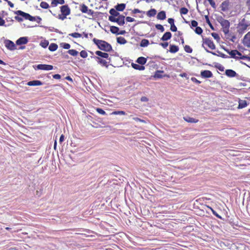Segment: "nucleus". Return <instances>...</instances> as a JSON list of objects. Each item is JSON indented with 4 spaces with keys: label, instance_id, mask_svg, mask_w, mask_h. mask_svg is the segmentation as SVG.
<instances>
[{
    "label": "nucleus",
    "instance_id": "nucleus-1",
    "mask_svg": "<svg viewBox=\"0 0 250 250\" xmlns=\"http://www.w3.org/2000/svg\"><path fill=\"white\" fill-rule=\"evenodd\" d=\"M94 43L97 45L98 48L106 52H110L112 50L111 45L107 42L96 38L93 39Z\"/></svg>",
    "mask_w": 250,
    "mask_h": 250
},
{
    "label": "nucleus",
    "instance_id": "nucleus-2",
    "mask_svg": "<svg viewBox=\"0 0 250 250\" xmlns=\"http://www.w3.org/2000/svg\"><path fill=\"white\" fill-rule=\"evenodd\" d=\"M15 14L18 16L15 17V19L19 22L23 21V18L33 21H36V17L31 16L29 14L24 12L21 10H18L15 12Z\"/></svg>",
    "mask_w": 250,
    "mask_h": 250
},
{
    "label": "nucleus",
    "instance_id": "nucleus-3",
    "mask_svg": "<svg viewBox=\"0 0 250 250\" xmlns=\"http://www.w3.org/2000/svg\"><path fill=\"white\" fill-rule=\"evenodd\" d=\"M61 14L58 15V18L62 21L66 18V17L71 13V9L67 4L63 5L60 7Z\"/></svg>",
    "mask_w": 250,
    "mask_h": 250
},
{
    "label": "nucleus",
    "instance_id": "nucleus-4",
    "mask_svg": "<svg viewBox=\"0 0 250 250\" xmlns=\"http://www.w3.org/2000/svg\"><path fill=\"white\" fill-rule=\"evenodd\" d=\"M125 17L122 15L118 16L117 18L113 16H109L108 20L111 22H117L120 26H122L125 24Z\"/></svg>",
    "mask_w": 250,
    "mask_h": 250
},
{
    "label": "nucleus",
    "instance_id": "nucleus-5",
    "mask_svg": "<svg viewBox=\"0 0 250 250\" xmlns=\"http://www.w3.org/2000/svg\"><path fill=\"white\" fill-rule=\"evenodd\" d=\"M250 26V23H249L248 22L246 23L241 20V21H240L238 24L237 27V32L239 34H242L247 30L248 27Z\"/></svg>",
    "mask_w": 250,
    "mask_h": 250
},
{
    "label": "nucleus",
    "instance_id": "nucleus-6",
    "mask_svg": "<svg viewBox=\"0 0 250 250\" xmlns=\"http://www.w3.org/2000/svg\"><path fill=\"white\" fill-rule=\"evenodd\" d=\"M220 24L222 26V30L224 33L226 35L229 33V28L230 26V23L228 20L222 19L220 21Z\"/></svg>",
    "mask_w": 250,
    "mask_h": 250
},
{
    "label": "nucleus",
    "instance_id": "nucleus-7",
    "mask_svg": "<svg viewBox=\"0 0 250 250\" xmlns=\"http://www.w3.org/2000/svg\"><path fill=\"white\" fill-rule=\"evenodd\" d=\"M205 45L208 46V47L211 50H214L215 49V44L213 41L209 38H203V43L202 46L206 49V48L204 46Z\"/></svg>",
    "mask_w": 250,
    "mask_h": 250
},
{
    "label": "nucleus",
    "instance_id": "nucleus-8",
    "mask_svg": "<svg viewBox=\"0 0 250 250\" xmlns=\"http://www.w3.org/2000/svg\"><path fill=\"white\" fill-rule=\"evenodd\" d=\"M224 50L227 52L229 55H230L231 58L236 59H242L245 60L247 59L248 57L246 56H243V57H238L235 56L236 50H232L230 51L228 49L224 48Z\"/></svg>",
    "mask_w": 250,
    "mask_h": 250
},
{
    "label": "nucleus",
    "instance_id": "nucleus-9",
    "mask_svg": "<svg viewBox=\"0 0 250 250\" xmlns=\"http://www.w3.org/2000/svg\"><path fill=\"white\" fill-rule=\"evenodd\" d=\"M231 6V2L229 0H226L222 2L220 5L221 10L223 12L228 11Z\"/></svg>",
    "mask_w": 250,
    "mask_h": 250
},
{
    "label": "nucleus",
    "instance_id": "nucleus-10",
    "mask_svg": "<svg viewBox=\"0 0 250 250\" xmlns=\"http://www.w3.org/2000/svg\"><path fill=\"white\" fill-rule=\"evenodd\" d=\"M4 43L6 47L10 50H14L16 49L15 43L10 40H6Z\"/></svg>",
    "mask_w": 250,
    "mask_h": 250
},
{
    "label": "nucleus",
    "instance_id": "nucleus-11",
    "mask_svg": "<svg viewBox=\"0 0 250 250\" xmlns=\"http://www.w3.org/2000/svg\"><path fill=\"white\" fill-rule=\"evenodd\" d=\"M243 43L248 47H250V32H248L244 36Z\"/></svg>",
    "mask_w": 250,
    "mask_h": 250
},
{
    "label": "nucleus",
    "instance_id": "nucleus-12",
    "mask_svg": "<svg viewBox=\"0 0 250 250\" xmlns=\"http://www.w3.org/2000/svg\"><path fill=\"white\" fill-rule=\"evenodd\" d=\"M37 68L40 70H51L53 68V66L52 65L45 64H40L37 66Z\"/></svg>",
    "mask_w": 250,
    "mask_h": 250
},
{
    "label": "nucleus",
    "instance_id": "nucleus-13",
    "mask_svg": "<svg viewBox=\"0 0 250 250\" xmlns=\"http://www.w3.org/2000/svg\"><path fill=\"white\" fill-rule=\"evenodd\" d=\"M201 76L204 78H209L212 77L213 74L209 70H204L201 72Z\"/></svg>",
    "mask_w": 250,
    "mask_h": 250
},
{
    "label": "nucleus",
    "instance_id": "nucleus-14",
    "mask_svg": "<svg viewBox=\"0 0 250 250\" xmlns=\"http://www.w3.org/2000/svg\"><path fill=\"white\" fill-rule=\"evenodd\" d=\"M94 58L97 60L98 62L101 64L102 66H105L106 67H108V65L107 64V62L105 60L102 59L99 57L96 56L94 57Z\"/></svg>",
    "mask_w": 250,
    "mask_h": 250
},
{
    "label": "nucleus",
    "instance_id": "nucleus-15",
    "mask_svg": "<svg viewBox=\"0 0 250 250\" xmlns=\"http://www.w3.org/2000/svg\"><path fill=\"white\" fill-rule=\"evenodd\" d=\"M27 42L28 39L27 37H21L16 41V44L17 45L25 44H26Z\"/></svg>",
    "mask_w": 250,
    "mask_h": 250
},
{
    "label": "nucleus",
    "instance_id": "nucleus-16",
    "mask_svg": "<svg viewBox=\"0 0 250 250\" xmlns=\"http://www.w3.org/2000/svg\"><path fill=\"white\" fill-rule=\"evenodd\" d=\"M225 74L230 78L234 77L237 75L236 72L232 69H227L225 71Z\"/></svg>",
    "mask_w": 250,
    "mask_h": 250
},
{
    "label": "nucleus",
    "instance_id": "nucleus-17",
    "mask_svg": "<svg viewBox=\"0 0 250 250\" xmlns=\"http://www.w3.org/2000/svg\"><path fill=\"white\" fill-rule=\"evenodd\" d=\"M183 119L186 122L190 123H197L199 122V120L189 116L184 117Z\"/></svg>",
    "mask_w": 250,
    "mask_h": 250
},
{
    "label": "nucleus",
    "instance_id": "nucleus-18",
    "mask_svg": "<svg viewBox=\"0 0 250 250\" xmlns=\"http://www.w3.org/2000/svg\"><path fill=\"white\" fill-rule=\"evenodd\" d=\"M42 84V83L41 81L39 80H34L32 81H30L28 82L27 85L29 86H37V85H41Z\"/></svg>",
    "mask_w": 250,
    "mask_h": 250
},
{
    "label": "nucleus",
    "instance_id": "nucleus-19",
    "mask_svg": "<svg viewBox=\"0 0 250 250\" xmlns=\"http://www.w3.org/2000/svg\"><path fill=\"white\" fill-rule=\"evenodd\" d=\"M65 3L64 0H52L51 5L52 7H56L58 4H63Z\"/></svg>",
    "mask_w": 250,
    "mask_h": 250
},
{
    "label": "nucleus",
    "instance_id": "nucleus-20",
    "mask_svg": "<svg viewBox=\"0 0 250 250\" xmlns=\"http://www.w3.org/2000/svg\"><path fill=\"white\" fill-rule=\"evenodd\" d=\"M95 54L98 56V57H100L103 58L107 59L109 57L108 54L105 52H103L101 51H96L95 52Z\"/></svg>",
    "mask_w": 250,
    "mask_h": 250
},
{
    "label": "nucleus",
    "instance_id": "nucleus-21",
    "mask_svg": "<svg viewBox=\"0 0 250 250\" xmlns=\"http://www.w3.org/2000/svg\"><path fill=\"white\" fill-rule=\"evenodd\" d=\"M171 36L172 35L170 32H167L163 35L161 39L163 41H167L171 38Z\"/></svg>",
    "mask_w": 250,
    "mask_h": 250
},
{
    "label": "nucleus",
    "instance_id": "nucleus-22",
    "mask_svg": "<svg viewBox=\"0 0 250 250\" xmlns=\"http://www.w3.org/2000/svg\"><path fill=\"white\" fill-rule=\"evenodd\" d=\"M146 61H147L146 58L144 57H140L137 59V60L136 61V62L141 65H143L146 62Z\"/></svg>",
    "mask_w": 250,
    "mask_h": 250
},
{
    "label": "nucleus",
    "instance_id": "nucleus-23",
    "mask_svg": "<svg viewBox=\"0 0 250 250\" xmlns=\"http://www.w3.org/2000/svg\"><path fill=\"white\" fill-rule=\"evenodd\" d=\"M206 51L207 52L210 53L212 54L213 55L218 56H220V57H222L223 58H228V56L227 55L224 54V53H223L222 52H219V51L218 52L219 54L217 55L215 52L210 51L208 50L207 49H206Z\"/></svg>",
    "mask_w": 250,
    "mask_h": 250
},
{
    "label": "nucleus",
    "instance_id": "nucleus-24",
    "mask_svg": "<svg viewBox=\"0 0 250 250\" xmlns=\"http://www.w3.org/2000/svg\"><path fill=\"white\" fill-rule=\"evenodd\" d=\"M157 18L158 20H164L166 18V12L164 11H162L159 12L157 16Z\"/></svg>",
    "mask_w": 250,
    "mask_h": 250
},
{
    "label": "nucleus",
    "instance_id": "nucleus-25",
    "mask_svg": "<svg viewBox=\"0 0 250 250\" xmlns=\"http://www.w3.org/2000/svg\"><path fill=\"white\" fill-rule=\"evenodd\" d=\"M131 66L134 69H135L136 70H144L145 69V67L144 66H143L142 65H140L139 64H136L134 63H132Z\"/></svg>",
    "mask_w": 250,
    "mask_h": 250
},
{
    "label": "nucleus",
    "instance_id": "nucleus-26",
    "mask_svg": "<svg viewBox=\"0 0 250 250\" xmlns=\"http://www.w3.org/2000/svg\"><path fill=\"white\" fill-rule=\"evenodd\" d=\"M247 105H248L247 102L246 100H240L239 101V104H238V108L241 109V108H244V107H246L247 106Z\"/></svg>",
    "mask_w": 250,
    "mask_h": 250
},
{
    "label": "nucleus",
    "instance_id": "nucleus-27",
    "mask_svg": "<svg viewBox=\"0 0 250 250\" xmlns=\"http://www.w3.org/2000/svg\"><path fill=\"white\" fill-rule=\"evenodd\" d=\"M179 50V47L178 46L175 45H170L169 47V52L172 53H175L178 52Z\"/></svg>",
    "mask_w": 250,
    "mask_h": 250
},
{
    "label": "nucleus",
    "instance_id": "nucleus-28",
    "mask_svg": "<svg viewBox=\"0 0 250 250\" xmlns=\"http://www.w3.org/2000/svg\"><path fill=\"white\" fill-rule=\"evenodd\" d=\"M125 8V4L124 3L118 4L115 8L118 11H123Z\"/></svg>",
    "mask_w": 250,
    "mask_h": 250
},
{
    "label": "nucleus",
    "instance_id": "nucleus-29",
    "mask_svg": "<svg viewBox=\"0 0 250 250\" xmlns=\"http://www.w3.org/2000/svg\"><path fill=\"white\" fill-rule=\"evenodd\" d=\"M149 44V41L147 39H143L141 41L140 45L141 47H145L148 45Z\"/></svg>",
    "mask_w": 250,
    "mask_h": 250
},
{
    "label": "nucleus",
    "instance_id": "nucleus-30",
    "mask_svg": "<svg viewBox=\"0 0 250 250\" xmlns=\"http://www.w3.org/2000/svg\"><path fill=\"white\" fill-rule=\"evenodd\" d=\"M109 13L111 14L110 16H113L114 17H118L120 15L117 10L113 8H112L109 10Z\"/></svg>",
    "mask_w": 250,
    "mask_h": 250
},
{
    "label": "nucleus",
    "instance_id": "nucleus-31",
    "mask_svg": "<svg viewBox=\"0 0 250 250\" xmlns=\"http://www.w3.org/2000/svg\"><path fill=\"white\" fill-rule=\"evenodd\" d=\"M110 32L113 34H116L119 35V28L115 26H111L110 28Z\"/></svg>",
    "mask_w": 250,
    "mask_h": 250
},
{
    "label": "nucleus",
    "instance_id": "nucleus-32",
    "mask_svg": "<svg viewBox=\"0 0 250 250\" xmlns=\"http://www.w3.org/2000/svg\"><path fill=\"white\" fill-rule=\"evenodd\" d=\"M156 10L155 9H151L147 12V16L149 17H154L156 14Z\"/></svg>",
    "mask_w": 250,
    "mask_h": 250
},
{
    "label": "nucleus",
    "instance_id": "nucleus-33",
    "mask_svg": "<svg viewBox=\"0 0 250 250\" xmlns=\"http://www.w3.org/2000/svg\"><path fill=\"white\" fill-rule=\"evenodd\" d=\"M58 47V45L55 43H51L49 46L48 49L50 51H56Z\"/></svg>",
    "mask_w": 250,
    "mask_h": 250
},
{
    "label": "nucleus",
    "instance_id": "nucleus-34",
    "mask_svg": "<svg viewBox=\"0 0 250 250\" xmlns=\"http://www.w3.org/2000/svg\"><path fill=\"white\" fill-rule=\"evenodd\" d=\"M117 42L121 44H124L127 42L126 40L123 37H119L117 38Z\"/></svg>",
    "mask_w": 250,
    "mask_h": 250
},
{
    "label": "nucleus",
    "instance_id": "nucleus-35",
    "mask_svg": "<svg viewBox=\"0 0 250 250\" xmlns=\"http://www.w3.org/2000/svg\"><path fill=\"white\" fill-rule=\"evenodd\" d=\"M242 20L246 23L248 22L250 25V13H246Z\"/></svg>",
    "mask_w": 250,
    "mask_h": 250
},
{
    "label": "nucleus",
    "instance_id": "nucleus-36",
    "mask_svg": "<svg viewBox=\"0 0 250 250\" xmlns=\"http://www.w3.org/2000/svg\"><path fill=\"white\" fill-rule=\"evenodd\" d=\"M67 52L72 56H76L78 54V52L75 49H70L67 51Z\"/></svg>",
    "mask_w": 250,
    "mask_h": 250
},
{
    "label": "nucleus",
    "instance_id": "nucleus-37",
    "mask_svg": "<svg viewBox=\"0 0 250 250\" xmlns=\"http://www.w3.org/2000/svg\"><path fill=\"white\" fill-rule=\"evenodd\" d=\"M69 36L75 38H79L82 37V35L79 33L74 32L69 34Z\"/></svg>",
    "mask_w": 250,
    "mask_h": 250
},
{
    "label": "nucleus",
    "instance_id": "nucleus-38",
    "mask_svg": "<svg viewBox=\"0 0 250 250\" xmlns=\"http://www.w3.org/2000/svg\"><path fill=\"white\" fill-rule=\"evenodd\" d=\"M40 6L43 9H47L49 7V4L45 1L41 2Z\"/></svg>",
    "mask_w": 250,
    "mask_h": 250
},
{
    "label": "nucleus",
    "instance_id": "nucleus-39",
    "mask_svg": "<svg viewBox=\"0 0 250 250\" xmlns=\"http://www.w3.org/2000/svg\"><path fill=\"white\" fill-rule=\"evenodd\" d=\"M49 44V42L48 41L44 40L43 42H41L40 43V45L42 47L44 48H45L47 47Z\"/></svg>",
    "mask_w": 250,
    "mask_h": 250
},
{
    "label": "nucleus",
    "instance_id": "nucleus-40",
    "mask_svg": "<svg viewBox=\"0 0 250 250\" xmlns=\"http://www.w3.org/2000/svg\"><path fill=\"white\" fill-rule=\"evenodd\" d=\"M188 9L186 7H182L180 10V12L181 15H186L188 13Z\"/></svg>",
    "mask_w": 250,
    "mask_h": 250
},
{
    "label": "nucleus",
    "instance_id": "nucleus-41",
    "mask_svg": "<svg viewBox=\"0 0 250 250\" xmlns=\"http://www.w3.org/2000/svg\"><path fill=\"white\" fill-rule=\"evenodd\" d=\"M184 50L188 53H191L192 52V49L188 45H186L184 46Z\"/></svg>",
    "mask_w": 250,
    "mask_h": 250
},
{
    "label": "nucleus",
    "instance_id": "nucleus-42",
    "mask_svg": "<svg viewBox=\"0 0 250 250\" xmlns=\"http://www.w3.org/2000/svg\"><path fill=\"white\" fill-rule=\"evenodd\" d=\"M84 13H86L88 15L93 17L94 16V12L93 10H92V9H88V8L87 9L85 10Z\"/></svg>",
    "mask_w": 250,
    "mask_h": 250
},
{
    "label": "nucleus",
    "instance_id": "nucleus-43",
    "mask_svg": "<svg viewBox=\"0 0 250 250\" xmlns=\"http://www.w3.org/2000/svg\"><path fill=\"white\" fill-rule=\"evenodd\" d=\"M84 13H86L88 15L93 17L94 16V12L93 10H92V9H88V8L87 9L85 10Z\"/></svg>",
    "mask_w": 250,
    "mask_h": 250
},
{
    "label": "nucleus",
    "instance_id": "nucleus-44",
    "mask_svg": "<svg viewBox=\"0 0 250 250\" xmlns=\"http://www.w3.org/2000/svg\"><path fill=\"white\" fill-rule=\"evenodd\" d=\"M195 32L198 35H201L203 33V29L199 26H197L195 30Z\"/></svg>",
    "mask_w": 250,
    "mask_h": 250
},
{
    "label": "nucleus",
    "instance_id": "nucleus-45",
    "mask_svg": "<svg viewBox=\"0 0 250 250\" xmlns=\"http://www.w3.org/2000/svg\"><path fill=\"white\" fill-rule=\"evenodd\" d=\"M88 7L84 4H82L80 5V10L83 13H85V11L87 9Z\"/></svg>",
    "mask_w": 250,
    "mask_h": 250
},
{
    "label": "nucleus",
    "instance_id": "nucleus-46",
    "mask_svg": "<svg viewBox=\"0 0 250 250\" xmlns=\"http://www.w3.org/2000/svg\"><path fill=\"white\" fill-rule=\"evenodd\" d=\"M208 207L211 210V211L214 215H215L218 218H219L221 219H222V217L220 215H219L212 208H211V207Z\"/></svg>",
    "mask_w": 250,
    "mask_h": 250
},
{
    "label": "nucleus",
    "instance_id": "nucleus-47",
    "mask_svg": "<svg viewBox=\"0 0 250 250\" xmlns=\"http://www.w3.org/2000/svg\"><path fill=\"white\" fill-rule=\"evenodd\" d=\"M80 56L83 58H86L87 56V53L85 50H82L80 53Z\"/></svg>",
    "mask_w": 250,
    "mask_h": 250
},
{
    "label": "nucleus",
    "instance_id": "nucleus-48",
    "mask_svg": "<svg viewBox=\"0 0 250 250\" xmlns=\"http://www.w3.org/2000/svg\"><path fill=\"white\" fill-rule=\"evenodd\" d=\"M112 115H125V112L124 111H115L112 113Z\"/></svg>",
    "mask_w": 250,
    "mask_h": 250
},
{
    "label": "nucleus",
    "instance_id": "nucleus-49",
    "mask_svg": "<svg viewBox=\"0 0 250 250\" xmlns=\"http://www.w3.org/2000/svg\"><path fill=\"white\" fill-rule=\"evenodd\" d=\"M198 25V22L197 21L195 20H192L191 21L190 27L193 28V27H196Z\"/></svg>",
    "mask_w": 250,
    "mask_h": 250
},
{
    "label": "nucleus",
    "instance_id": "nucleus-50",
    "mask_svg": "<svg viewBox=\"0 0 250 250\" xmlns=\"http://www.w3.org/2000/svg\"><path fill=\"white\" fill-rule=\"evenodd\" d=\"M96 110L98 113L101 115H106V112L102 108H97Z\"/></svg>",
    "mask_w": 250,
    "mask_h": 250
},
{
    "label": "nucleus",
    "instance_id": "nucleus-51",
    "mask_svg": "<svg viewBox=\"0 0 250 250\" xmlns=\"http://www.w3.org/2000/svg\"><path fill=\"white\" fill-rule=\"evenodd\" d=\"M155 27L158 30H160L162 32H164L165 30V29H164L163 26L161 24H156L155 25Z\"/></svg>",
    "mask_w": 250,
    "mask_h": 250
},
{
    "label": "nucleus",
    "instance_id": "nucleus-52",
    "mask_svg": "<svg viewBox=\"0 0 250 250\" xmlns=\"http://www.w3.org/2000/svg\"><path fill=\"white\" fill-rule=\"evenodd\" d=\"M62 46L65 49H68L70 48V45L68 43H62L61 44Z\"/></svg>",
    "mask_w": 250,
    "mask_h": 250
},
{
    "label": "nucleus",
    "instance_id": "nucleus-53",
    "mask_svg": "<svg viewBox=\"0 0 250 250\" xmlns=\"http://www.w3.org/2000/svg\"><path fill=\"white\" fill-rule=\"evenodd\" d=\"M209 3L212 7L215 8L216 7V4L214 0H207Z\"/></svg>",
    "mask_w": 250,
    "mask_h": 250
},
{
    "label": "nucleus",
    "instance_id": "nucleus-54",
    "mask_svg": "<svg viewBox=\"0 0 250 250\" xmlns=\"http://www.w3.org/2000/svg\"><path fill=\"white\" fill-rule=\"evenodd\" d=\"M212 36L216 40H218L220 39V37L218 34L216 33H211Z\"/></svg>",
    "mask_w": 250,
    "mask_h": 250
},
{
    "label": "nucleus",
    "instance_id": "nucleus-55",
    "mask_svg": "<svg viewBox=\"0 0 250 250\" xmlns=\"http://www.w3.org/2000/svg\"><path fill=\"white\" fill-rule=\"evenodd\" d=\"M170 29L171 31H172V32H176L177 29V27L175 26V24L170 25Z\"/></svg>",
    "mask_w": 250,
    "mask_h": 250
},
{
    "label": "nucleus",
    "instance_id": "nucleus-56",
    "mask_svg": "<svg viewBox=\"0 0 250 250\" xmlns=\"http://www.w3.org/2000/svg\"><path fill=\"white\" fill-rule=\"evenodd\" d=\"M125 19L127 22H133L135 21L134 19L130 17H127Z\"/></svg>",
    "mask_w": 250,
    "mask_h": 250
},
{
    "label": "nucleus",
    "instance_id": "nucleus-57",
    "mask_svg": "<svg viewBox=\"0 0 250 250\" xmlns=\"http://www.w3.org/2000/svg\"><path fill=\"white\" fill-rule=\"evenodd\" d=\"M191 80L193 82L197 84H200L201 83L200 81L198 80L196 78L194 77L191 78Z\"/></svg>",
    "mask_w": 250,
    "mask_h": 250
},
{
    "label": "nucleus",
    "instance_id": "nucleus-58",
    "mask_svg": "<svg viewBox=\"0 0 250 250\" xmlns=\"http://www.w3.org/2000/svg\"><path fill=\"white\" fill-rule=\"evenodd\" d=\"M167 21L170 25L174 24V20L173 19L168 18Z\"/></svg>",
    "mask_w": 250,
    "mask_h": 250
},
{
    "label": "nucleus",
    "instance_id": "nucleus-59",
    "mask_svg": "<svg viewBox=\"0 0 250 250\" xmlns=\"http://www.w3.org/2000/svg\"><path fill=\"white\" fill-rule=\"evenodd\" d=\"M133 120L136 122H142V123L146 122L144 120L141 119L138 117L133 118Z\"/></svg>",
    "mask_w": 250,
    "mask_h": 250
},
{
    "label": "nucleus",
    "instance_id": "nucleus-60",
    "mask_svg": "<svg viewBox=\"0 0 250 250\" xmlns=\"http://www.w3.org/2000/svg\"><path fill=\"white\" fill-rule=\"evenodd\" d=\"M160 45L164 48H166L168 45V43L167 42H162L160 43Z\"/></svg>",
    "mask_w": 250,
    "mask_h": 250
},
{
    "label": "nucleus",
    "instance_id": "nucleus-61",
    "mask_svg": "<svg viewBox=\"0 0 250 250\" xmlns=\"http://www.w3.org/2000/svg\"><path fill=\"white\" fill-rule=\"evenodd\" d=\"M141 13V11L138 9H134L132 11V14H137V13Z\"/></svg>",
    "mask_w": 250,
    "mask_h": 250
},
{
    "label": "nucleus",
    "instance_id": "nucleus-62",
    "mask_svg": "<svg viewBox=\"0 0 250 250\" xmlns=\"http://www.w3.org/2000/svg\"><path fill=\"white\" fill-rule=\"evenodd\" d=\"M5 24L4 20L0 17V26H3Z\"/></svg>",
    "mask_w": 250,
    "mask_h": 250
},
{
    "label": "nucleus",
    "instance_id": "nucleus-63",
    "mask_svg": "<svg viewBox=\"0 0 250 250\" xmlns=\"http://www.w3.org/2000/svg\"><path fill=\"white\" fill-rule=\"evenodd\" d=\"M148 101V99L147 97L143 96L141 98V101L142 102H147Z\"/></svg>",
    "mask_w": 250,
    "mask_h": 250
},
{
    "label": "nucleus",
    "instance_id": "nucleus-64",
    "mask_svg": "<svg viewBox=\"0 0 250 250\" xmlns=\"http://www.w3.org/2000/svg\"><path fill=\"white\" fill-rule=\"evenodd\" d=\"M246 4L247 6L250 10V0H246Z\"/></svg>",
    "mask_w": 250,
    "mask_h": 250
}]
</instances>
